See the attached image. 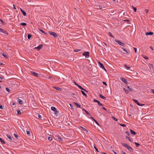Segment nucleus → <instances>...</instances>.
Wrapping results in <instances>:
<instances>
[{"mask_svg":"<svg viewBox=\"0 0 154 154\" xmlns=\"http://www.w3.org/2000/svg\"><path fill=\"white\" fill-rule=\"evenodd\" d=\"M17 112L18 115L20 114L21 113V111L20 110H17Z\"/></svg>","mask_w":154,"mask_h":154,"instance_id":"obj_45","label":"nucleus"},{"mask_svg":"<svg viewBox=\"0 0 154 154\" xmlns=\"http://www.w3.org/2000/svg\"><path fill=\"white\" fill-rule=\"evenodd\" d=\"M53 88H54L55 89H56V90H57L60 91L61 90L60 88L59 87H55V86H53Z\"/></svg>","mask_w":154,"mask_h":154,"instance_id":"obj_23","label":"nucleus"},{"mask_svg":"<svg viewBox=\"0 0 154 154\" xmlns=\"http://www.w3.org/2000/svg\"><path fill=\"white\" fill-rule=\"evenodd\" d=\"M112 118L114 119V120L116 121H118V119H116V118H115L113 116V117H112Z\"/></svg>","mask_w":154,"mask_h":154,"instance_id":"obj_48","label":"nucleus"},{"mask_svg":"<svg viewBox=\"0 0 154 154\" xmlns=\"http://www.w3.org/2000/svg\"><path fill=\"white\" fill-rule=\"evenodd\" d=\"M82 55L85 56L86 58H88L89 57V52L88 51L85 52Z\"/></svg>","mask_w":154,"mask_h":154,"instance_id":"obj_2","label":"nucleus"},{"mask_svg":"<svg viewBox=\"0 0 154 154\" xmlns=\"http://www.w3.org/2000/svg\"><path fill=\"white\" fill-rule=\"evenodd\" d=\"M143 57L145 59H148V58L146 56H145V57Z\"/></svg>","mask_w":154,"mask_h":154,"instance_id":"obj_55","label":"nucleus"},{"mask_svg":"<svg viewBox=\"0 0 154 154\" xmlns=\"http://www.w3.org/2000/svg\"><path fill=\"white\" fill-rule=\"evenodd\" d=\"M78 87L80 88V89H81L82 90H84V91H85V92H88V91L85 90V89H84L80 85H78Z\"/></svg>","mask_w":154,"mask_h":154,"instance_id":"obj_15","label":"nucleus"},{"mask_svg":"<svg viewBox=\"0 0 154 154\" xmlns=\"http://www.w3.org/2000/svg\"><path fill=\"white\" fill-rule=\"evenodd\" d=\"M124 66L125 67V68L128 69H129L130 68L129 67H128L127 66L126 64H125L124 65Z\"/></svg>","mask_w":154,"mask_h":154,"instance_id":"obj_34","label":"nucleus"},{"mask_svg":"<svg viewBox=\"0 0 154 154\" xmlns=\"http://www.w3.org/2000/svg\"><path fill=\"white\" fill-rule=\"evenodd\" d=\"M99 96L100 97L103 99H105V100L106 99V97H105L103 96L101 94H100L99 95Z\"/></svg>","mask_w":154,"mask_h":154,"instance_id":"obj_26","label":"nucleus"},{"mask_svg":"<svg viewBox=\"0 0 154 154\" xmlns=\"http://www.w3.org/2000/svg\"><path fill=\"white\" fill-rule=\"evenodd\" d=\"M153 34V32H147L146 33V34L147 35H152Z\"/></svg>","mask_w":154,"mask_h":154,"instance_id":"obj_13","label":"nucleus"},{"mask_svg":"<svg viewBox=\"0 0 154 154\" xmlns=\"http://www.w3.org/2000/svg\"><path fill=\"white\" fill-rule=\"evenodd\" d=\"M43 45L40 44L39 45L38 47H35V48L38 49V50L41 49Z\"/></svg>","mask_w":154,"mask_h":154,"instance_id":"obj_10","label":"nucleus"},{"mask_svg":"<svg viewBox=\"0 0 154 154\" xmlns=\"http://www.w3.org/2000/svg\"><path fill=\"white\" fill-rule=\"evenodd\" d=\"M94 148L95 149H96V151L97 152H98L99 151L95 147V146H94Z\"/></svg>","mask_w":154,"mask_h":154,"instance_id":"obj_60","label":"nucleus"},{"mask_svg":"<svg viewBox=\"0 0 154 154\" xmlns=\"http://www.w3.org/2000/svg\"><path fill=\"white\" fill-rule=\"evenodd\" d=\"M91 118L92 119L97 125H98L99 126H100L98 122L95 119L92 117H91Z\"/></svg>","mask_w":154,"mask_h":154,"instance_id":"obj_14","label":"nucleus"},{"mask_svg":"<svg viewBox=\"0 0 154 154\" xmlns=\"http://www.w3.org/2000/svg\"><path fill=\"white\" fill-rule=\"evenodd\" d=\"M123 89L126 93H128V90L124 88Z\"/></svg>","mask_w":154,"mask_h":154,"instance_id":"obj_35","label":"nucleus"},{"mask_svg":"<svg viewBox=\"0 0 154 154\" xmlns=\"http://www.w3.org/2000/svg\"><path fill=\"white\" fill-rule=\"evenodd\" d=\"M81 92L83 95H84L86 97H87V95L85 93V92L84 91H81Z\"/></svg>","mask_w":154,"mask_h":154,"instance_id":"obj_28","label":"nucleus"},{"mask_svg":"<svg viewBox=\"0 0 154 154\" xmlns=\"http://www.w3.org/2000/svg\"><path fill=\"white\" fill-rule=\"evenodd\" d=\"M74 81V84H75V85H76V86H78V85H79L78 84H77L75 82V81Z\"/></svg>","mask_w":154,"mask_h":154,"instance_id":"obj_54","label":"nucleus"},{"mask_svg":"<svg viewBox=\"0 0 154 154\" xmlns=\"http://www.w3.org/2000/svg\"><path fill=\"white\" fill-rule=\"evenodd\" d=\"M127 149H128V150L130 152H132L133 151V149L129 146L127 148Z\"/></svg>","mask_w":154,"mask_h":154,"instance_id":"obj_21","label":"nucleus"},{"mask_svg":"<svg viewBox=\"0 0 154 154\" xmlns=\"http://www.w3.org/2000/svg\"><path fill=\"white\" fill-rule=\"evenodd\" d=\"M127 88H128V90L131 91H134V90L131 88H130L129 86H127Z\"/></svg>","mask_w":154,"mask_h":154,"instance_id":"obj_24","label":"nucleus"},{"mask_svg":"<svg viewBox=\"0 0 154 154\" xmlns=\"http://www.w3.org/2000/svg\"><path fill=\"white\" fill-rule=\"evenodd\" d=\"M93 101L94 102L97 103L99 105H100V106H102L103 105V104H102V103H100V101H99L98 100H96L95 99H94L93 100Z\"/></svg>","mask_w":154,"mask_h":154,"instance_id":"obj_9","label":"nucleus"},{"mask_svg":"<svg viewBox=\"0 0 154 154\" xmlns=\"http://www.w3.org/2000/svg\"><path fill=\"white\" fill-rule=\"evenodd\" d=\"M151 92H152L154 94V89H151Z\"/></svg>","mask_w":154,"mask_h":154,"instance_id":"obj_59","label":"nucleus"},{"mask_svg":"<svg viewBox=\"0 0 154 154\" xmlns=\"http://www.w3.org/2000/svg\"><path fill=\"white\" fill-rule=\"evenodd\" d=\"M38 116L40 119H41L42 118V116L39 114H38Z\"/></svg>","mask_w":154,"mask_h":154,"instance_id":"obj_52","label":"nucleus"},{"mask_svg":"<svg viewBox=\"0 0 154 154\" xmlns=\"http://www.w3.org/2000/svg\"><path fill=\"white\" fill-rule=\"evenodd\" d=\"M133 48L134 49V51H135V53H137V49L136 48Z\"/></svg>","mask_w":154,"mask_h":154,"instance_id":"obj_53","label":"nucleus"},{"mask_svg":"<svg viewBox=\"0 0 154 154\" xmlns=\"http://www.w3.org/2000/svg\"><path fill=\"white\" fill-rule=\"evenodd\" d=\"M109 35L112 38H113V36L112 35V33L111 32H109Z\"/></svg>","mask_w":154,"mask_h":154,"instance_id":"obj_42","label":"nucleus"},{"mask_svg":"<svg viewBox=\"0 0 154 154\" xmlns=\"http://www.w3.org/2000/svg\"><path fill=\"white\" fill-rule=\"evenodd\" d=\"M39 30L42 33L44 34H45L46 35H47L48 33H47V32H45L43 30H42L41 29H39Z\"/></svg>","mask_w":154,"mask_h":154,"instance_id":"obj_19","label":"nucleus"},{"mask_svg":"<svg viewBox=\"0 0 154 154\" xmlns=\"http://www.w3.org/2000/svg\"><path fill=\"white\" fill-rule=\"evenodd\" d=\"M80 128H82L84 131H85L87 132H88V131L87 130V129H85V128H84V127H83L80 126Z\"/></svg>","mask_w":154,"mask_h":154,"instance_id":"obj_38","label":"nucleus"},{"mask_svg":"<svg viewBox=\"0 0 154 154\" xmlns=\"http://www.w3.org/2000/svg\"><path fill=\"white\" fill-rule=\"evenodd\" d=\"M7 136L8 138L10 140H13V138L11 136L8 134L7 135Z\"/></svg>","mask_w":154,"mask_h":154,"instance_id":"obj_18","label":"nucleus"},{"mask_svg":"<svg viewBox=\"0 0 154 154\" xmlns=\"http://www.w3.org/2000/svg\"><path fill=\"white\" fill-rule=\"evenodd\" d=\"M85 111L87 115H89V113L86 110H85Z\"/></svg>","mask_w":154,"mask_h":154,"instance_id":"obj_50","label":"nucleus"},{"mask_svg":"<svg viewBox=\"0 0 154 154\" xmlns=\"http://www.w3.org/2000/svg\"><path fill=\"white\" fill-rule=\"evenodd\" d=\"M98 64H99V65L100 67V68H102L105 71H106V69L104 67V65H103V64L102 63H100V62H98Z\"/></svg>","mask_w":154,"mask_h":154,"instance_id":"obj_4","label":"nucleus"},{"mask_svg":"<svg viewBox=\"0 0 154 154\" xmlns=\"http://www.w3.org/2000/svg\"><path fill=\"white\" fill-rule=\"evenodd\" d=\"M122 127H125L126 126L125 125V124H119Z\"/></svg>","mask_w":154,"mask_h":154,"instance_id":"obj_49","label":"nucleus"},{"mask_svg":"<svg viewBox=\"0 0 154 154\" xmlns=\"http://www.w3.org/2000/svg\"><path fill=\"white\" fill-rule=\"evenodd\" d=\"M97 8L98 9H102V8L101 6L99 5L97 6Z\"/></svg>","mask_w":154,"mask_h":154,"instance_id":"obj_36","label":"nucleus"},{"mask_svg":"<svg viewBox=\"0 0 154 154\" xmlns=\"http://www.w3.org/2000/svg\"><path fill=\"white\" fill-rule=\"evenodd\" d=\"M48 33L50 35L53 36L54 37H56L57 36L56 33L54 32L51 31H49Z\"/></svg>","mask_w":154,"mask_h":154,"instance_id":"obj_3","label":"nucleus"},{"mask_svg":"<svg viewBox=\"0 0 154 154\" xmlns=\"http://www.w3.org/2000/svg\"><path fill=\"white\" fill-rule=\"evenodd\" d=\"M20 9L21 12L23 14V15L24 16H26L27 14L24 11H23L22 8H20Z\"/></svg>","mask_w":154,"mask_h":154,"instance_id":"obj_12","label":"nucleus"},{"mask_svg":"<svg viewBox=\"0 0 154 154\" xmlns=\"http://www.w3.org/2000/svg\"><path fill=\"white\" fill-rule=\"evenodd\" d=\"M103 85H107V84L105 82H103Z\"/></svg>","mask_w":154,"mask_h":154,"instance_id":"obj_57","label":"nucleus"},{"mask_svg":"<svg viewBox=\"0 0 154 154\" xmlns=\"http://www.w3.org/2000/svg\"><path fill=\"white\" fill-rule=\"evenodd\" d=\"M122 144L123 146L127 148L129 146L127 144L123 143H122Z\"/></svg>","mask_w":154,"mask_h":154,"instance_id":"obj_16","label":"nucleus"},{"mask_svg":"<svg viewBox=\"0 0 154 154\" xmlns=\"http://www.w3.org/2000/svg\"><path fill=\"white\" fill-rule=\"evenodd\" d=\"M13 7H14V8L15 9H16V8L15 7V5L14 4L13 5Z\"/></svg>","mask_w":154,"mask_h":154,"instance_id":"obj_61","label":"nucleus"},{"mask_svg":"<svg viewBox=\"0 0 154 154\" xmlns=\"http://www.w3.org/2000/svg\"><path fill=\"white\" fill-rule=\"evenodd\" d=\"M0 22H1V23H2L3 25L5 23L3 20L2 19H0Z\"/></svg>","mask_w":154,"mask_h":154,"instance_id":"obj_40","label":"nucleus"},{"mask_svg":"<svg viewBox=\"0 0 154 154\" xmlns=\"http://www.w3.org/2000/svg\"><path fill=\"white\" fill-rule=\"evenodd\" d=\"M120 79L125 84H128V82L126 79H125L123 77H121L120 78Z\"/></svg>","mask_w":154,"mask_h":154,"instance_id":"obj_6","label":"nucleus"},{"mask_svg":"<svg viewBox=\"0 0 154 154\" xmlns=\"http://www.w3.org/2000/svg\"><path fill=\"white\" fill-rule=\"evenodd\" d=\"M102 108H103V109H104V110H106V109L105 107H102Z\"/></svg>","mask_w":154,"mask_h":154,"instance_id":"obj_64","label":"nucleus"},{"mask_svg":"<svg viewBox=\"0 0 154 154\" xmlns=\"http://www.w3.org/2000/svg\"><path fill=\"white\" fill-rule=\"evenodd\" d=\"M81 50L80 49H75L74 50V51L75 52H78L79 51H81Z\"/></svg>","mask_w":154,"mask_h":154,"instance_id":"obj_43","label":"nucleus"},{"mask_svg":"<svg viewBox=\"0 0 154 154\" xmlns=\"http://www.w3.org/2000/svg\"><path fill=\"white\" fill-rule=\"evenodd\" d=\"M148 11H149V10L147 9H146L145 10V12L146 13H147L148 12Z\"/></svg>","mask_w":154,"mask_h":154,"instance_id":"obj_58","label":"nucleus"},{"mask_svg":"<svg viewBox=\"0 0 154 154\" xmlns=\"http://www.w3.org/2000/svg\"><path fill=\"white\" fill-rule=\"evenodd\" d=\"M20 24V25L23 26H25L27 25V24L25 23H21Z\"/></svg>","mask_w":154,"mask_h":154,"instance_id":"obj_30","label":"nucleus"},{"mask_svg":"<svg viewBox=\"0 0 154 154\" xmlns=\"http://www.w3.org/2000/svg\"><path fill=\"white\" fill-rule=\"evenodd\" d=\"M122 144L123 146L127 148L129 146L127 144L123 143H122Z\"/></svg>","mask_w":154,"mask_h":154,"instance_id":"obj_17","label":"nucleus"},{"mask_svg":"<svg viewBox=\"0 0 154 154\" xmlns=\"http://www.w3.org/2000/svg\"><path fill=\"white\" fill-rule=\"evenodd\" d=\"M135 145H136V146L137 147H138L139 146L140 144L139 143H136V142H135Z\"/></svg>","mask_w":154,"mask_h":154,"instance_id":"obj_39","label":"nucleus"},{"mask_svg":"<svg viewBox=\"0 0 154 154\" xmlns=\"http://www.w3.org/2000/svg\"><path fill=\"white\" fill-rule=\"evenodd\" d=\"M14 136L16 139H18L19 137L17 134L14 133Z\"/></svg>","mask_w":154,"mask_h":154,"instance_id":"obj_31","label":"nucleus"},{"mask_svg":"<svg viewBox=\"0 0 154 154\" xmlns=\"http://www.w3.org/2000/svg\"><path fill=\"white\" fill-rule=\"evenodd\" d=\"M48 139L50 140V141H51L52 140V137H48Z\"/></svg>","mask_w":154,"mask_h":154,"instance_id":"obj_44","label":"nucleus"},{"mask_svg":"<svg viewBox=\"0 0 154 154\" xmlns=\"http://www.w3.org/2000/svg\"><path fill=\"white\" fill-rule=\"evenodd\" d=\"M2 55L5 58H7L8 57L7 55L5 54L4 53H3V54H2Z\"/></svg>","mask_w":154,"mask_h":154,"instance_id":"obj_46","label":"nucleus"},{"mask_svg":"<svg viewBox=\"0 0 154 154\" xmlns=\"http://www.w3.org/2000/svg\"><path fill=\"white\" fill-rule=\"evenodd\" d=\"M0 32L4 33L6 35H8V32L7 31L1 28H0Z\"/></svg>","mask_w":154,"mask_h":154,"instance_id":"obj_7","label":"nucleus"},{"mask_svg":"<svg viewBox=\"0 0 154 154\" xmlns=\"http://www.w3.org/2000/svg\"><path fill=\"white\" fill-rule=\"evenodd\" d=\"M121 154H126V153H125V152H123V151H122V152H121Z\"/></svg>","mask_w":154,"mask_h":154,"instance_id":"obj_62","label":"nucleus"},{"mask_svg":"<svg viewBox=\"0 0 154 154\" xmlns=\"http://www.w3.org/2000/svg\"><path fill=\"white\" fill-rule=\"evenodd\" d=\"M130 130L131 133L132 134H133V135H135L136 134V133L135 131H133L131 129H130Z\"/></svg>","mask_w":154,"mask_h":154,"instance_id":"obj_20","label":"nucleus"},{"mask_svg":"<svg viewBox=\"0 0 154 154\" xmlns=\"http://www.w3.org/2000/svg\"><path fill=\"white\" fill-rule=\"evenodd\" d=\"M125 133L128 135L130 134L129 132L128 131H125Z\"/></svg>","mask_w":154,"mask_h":154,"instance_id":"obj_56","label":"nucleus"},{"mask_svg":"<svg viewBox=\"0 0 154 154\" xmlns=\"http://www.w3.org/2000/svg\"><path fill=\"white\" fill-rule=\"evenodd\" d=\"M32 35L30 34L28 35L27 37L28 39H30L32 37Z\"/></svg>","mask_w":154,"mask_h":154,"instance_id":"obj_33","label":"nucleus"},{"mask_svg":"<svg viewBox=\"0 0 154 154\" xmlns=\"http://www.w3.org/2000/svg\"><path fill=\"white\" fill-rule=\"evenodd\" d=\"M134 101L138 106H142L144 105V104H141L140 103L137 101V100L136 99H133Z\"/></svg>","mask_w":154,"mask_h":154,"instance_id":"obj_5","label":"nucleus"},{"mask_svg":"<svg viewBox=\"0 0 154 154\" xmlns=\"http://www.w3.org/2000/svg\"><path fill=\"white\" fill-rule=\"evenodd\" d=\"M126 138L127 139H128V140H129L130 141V142H131V140L130 138L129 137H128V136H126Z\"/></svg>","mask_w":154,"mask_h":154,"instance_id":"obj_41","label":"nucleus"},{"mask_svg":"<svg viewBox=\"0 0 154 154\" xmlns=\"http://www.w3.org/2000/svg\"><path fill=\"white\" fill-rule=\"evenodd\" d=\"M0 109H3V106L2 105H1L0 106Z\"/></svg>","mask_w":154,"mask_h":154,"instance_id":"obj_63","label":"nucleus"},{"mask_svg":"<svg viewBox=\"0 0 154 154\" xmlns=\"http://www.w3.org/2000/svg\"><path fill=\"white\" fill-rule=\"evenodd\" d=\"M74 103V104H75L77 106V107H78V108H81L80 105L78 103H75V102Z\"/></svg>","mask_w":154,"mask_h":154,"instance_id":"obj_27","label":"nucleus"},{"mask_svg":"<svg viewBox=\"0 0 154 154\" xmlns=\"http://www.w3.org/2000/svg\"><path fill=\"white\" fill-rule=\"evenodd\" d=\"M122 49L123 50V51H125L127 53L129 54V51H127L126 50L125 48H122Z\"/></svg>","mask_w":154,"mask_h":154,"instance_id":"obj_29","label":"nucleus"},{"mask_svg":"<svg viewBox=\"0 0 154 154\" xmlns=\"http://www.w3.org/2000/svg\"><path fill=\"white\" fill-rule=\"evenodd\" d=\"M115 41L116 42H117L119 45L122 46H124V44L123 42H121L120 40H115Z\"/></svg>","mask_w":154,"mask_h":154,"instance_id":"obj_8","label":"nucleus"},{"mask_svg":"<svg viewBox=\"0 0 154 154\" xmlns=\"http://www.w3.org/2000/svg\"><path fill=\"white\" fill-rule=\"evenodd\" d=\"M0 141L2 144H5V143L4 140L0 137Z\"/></svg>","mask_w":154,"mask_h":154,"instance_id":"obj_25","label":"nucleus"},{"mask_svg":"<svg viewBox=\"0 0 154 154\" xmlns=\"http://www.w3.org/2000/svg\"><path fill=\"white\" fill-rule=\"evenodd\" d=\"M26 133L28 135H29L30 134V132L29 131H26Z\"/></svg>","mask_w":154,"mask_h":154,"instance_id":"obj_51","label":"nucleus"},{"mask_svg":"<svg viewBox=\"0 0 154 154\" xmlns=\"http://www.w3.org/2000/svg\"><path fill=\"white\" fill-rule=\"evenodd\" d=\"M18 101L19 103L20 104H23V101H22V100L19 99Z\"/></svg>","mask_w":154,"mask_h":154,"instance_id":"obj_32","label":"nucleus"},{"mask_svg":"<svg viewBox=\"0 0 154 154\" xmlns=\"http://www.w3.org/2000/svg\"><path fill=\"white\" fill-rule=\"evenodd\" d=\"M31 73H32L33 75H34L35 77H38V73H36L35 72L33 71H31Z\"/></svg>","mask_w":154,"mask_h":154,"instance_id":"obj_11","label":"nucleus"},{"mask_svg":"<svg viewBox=\"0 0 154 154\" xmlns=\"http://www.w3.org/2000/svg\"><path fill=\"white\" fill-rule=\"evenodd\" d=\"M6 91L7 92H9H9H11V91H10V89H9V88H6Z\"/></svg>","mask_w":154,"mask_h":154,"instance_id":"obj_37","label":"nucleus"},{"mask_svg":"<svg viewBox=\"0 0 154 154\" xmlns=\"http://www.w3.org/2000/svg\"><path fill=\"white\" fill-rule=\"evenodd\" d=\"M133 8L134 9V11L135 12H136L137 11V8L136 7H134L133 6H132Z\"/></svg>","mask_w":154,"mask_h":154,"instance_id":"obj_47","label":"nucleus"},{"mask_svg":"<svg viewBox=\"0 0 154 154\" xmlns=\"http://www.w3.org/2000/svg\"><path fill=\"white\" fill-rule=\"evenodd\" d=\"M51 109L54 112L55 114L57 115H58L59 112L57 111V109L54 106H52L51 108Z\"/></svg>","mask_w":154,"mask_h":154,"instance_id":"obj_1","label":"nucleus"},{"mask_svg":"<svg viewBox=\"0 0 154 154\" xmlns=\"http://www.w3.org/2000/svg\"><path fill=\"white\" fill-rule=\"evenodd\" d=\"M127 149H128V150L130 152H132L133 151V149L129 146L127 148Z\"/></svg>","mask_w":154,"mask_h":154,"instance_id":"obj_22","label":"nucleus"}]
</instances>
